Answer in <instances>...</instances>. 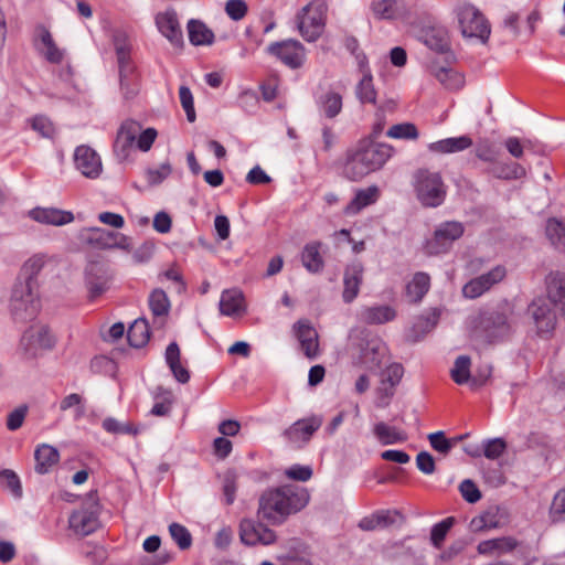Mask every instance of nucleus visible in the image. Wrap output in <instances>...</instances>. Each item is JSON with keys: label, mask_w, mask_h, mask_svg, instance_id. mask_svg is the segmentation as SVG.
I'll return each instance as SVG.
<instances>
[{"label": "nucleus", "mask_w": 565, "mask_h": 565, "mask_svg": "<svg viewBox=\"0 0 565 565\" xmlns=\"http://www.w3.org/2000/svg\"><path fill=\"white\" fill-rule=\"evenodd\" d=\"M309 502L310 492L305 487L296 484L269 487L258 495L256 515L258 521L278 526L289 516L302 511Z\"/></svg>", "instance_id": "f257e3e1"}, {"label": "nucleus", "mask_w": 565, "mask_h": 565, "mask_svg": "<svg viewBox=\"0 0 565 565\" xmlns=\"http://www.w3.org/2000/svg\"><path fill=\"white\" fill-rule=\"evenodd\" d=\"M394 149L387 143L370 142L360 146L355 151L349 153L344 166V174L352 181H358L380 170L392 157Z\"/></svg>", "instance_id": "f03ea898"}, {"label": "nucleus", "mask_w": 565, "mask_h": 565, "mask_svg": "<svg viewBox=\"0 0 565 565\" xmlns=\"http://www.w3.org/2000/svg\"><path fill=\"white\" fill-rule=\"evenodd\" d=\"M513 308L509 303L481 312L473 327V337L487 343L503 340L512 332Z\"/></svg>", "instance_id": "7ed1b4c3"}, {"label": "nucleus", "mask_w": 565, "mask_h": 565, "mask_svg": "<svg viewBox=\"0 0 565 565\" xmlns=\"http://www.w3.org/2000/svg\"><path fill=\"white\" fill-rule=\"evenodd\" d=\"M413 186L417 200L425 207H437L446 199L447 186L439 172L418 169L413 174Z\"/></svg>", "instance_id": "20e7f679"}, {"label": "nucleus", "mask_w": 565, "mask_h": 565, "mask_svg": "<svg viewBox=\"0 0 565 565\" xmlns=\"http://www.w3.org/2000/svg\"><path fill=\"white\" fill-rule=\"evenodd\" d=\"M40 309L36 281L17 280L10 298V312L15 321L24 322L33 319Z\"/></svg>", "instance_id": "39448f33"}, {"label": "nucleus", "mask_w": 565, "mask_h": 565, "mask_svg": "<svg viewBox=\"0 0 565 565\" xmlns=\"http://www.w3.org/2000/svg\"><path fill=\"white\" fill-rule=\"evenodd\" d=\"M328 6L324 0H312L296 15L297 28L307 42H316L324 32Z\"/></svg>", "instance_id": "423d86ee"}, {"label": "nucleus", "mask_w": 565, "mask_h": 565, "mask_svg": "<svg viewBox=\"0 0 565 565\" xmlns=\"http://www.w3.org/2000/svg\"><path fill=\"white\" fill-rule=\"evenodd\" d=\"M458 24L463 38L478 39L486 43L490 35V25L483 14L470 3H461L456 8Z\"/></svg>", "instance_id": "0eeeda50"}, {"label": "nucleus", "mask_w": 565, "mask_h": 565, "mask_svg": "<svg viewBox=\"0 0 565 565\" xmlns=\"http://www.w3.org/2000/svg\"><path fill=\"white\" fill-rule=\"evenodd\" d=\"M56 339L45 324L36 323L29 327L20 340V352L25 359H35L43 352L52 350Z\"/></svg>", "instance_id": "6e6552de"}, {"label": "nucleus", "mask_w": 565, "mask_h": 565, "mask_svg": "<svg viewBox=\"0 0 565 565\" xmlns=\"http://www.w3.org/2000/svg\"><path fill=\"white\" fill-rule=\"evenodd\" d=\"M465 232V227L460 222L450 221L440 224L434 237L426 244L427 253L430 255H438L446 253L451 244L460 238Z\"/></svg>", "instance_id": "1a4fd4ad"}, {"label": "nucleus", "mask_w": 565, "mask_h": 565, "mask_svg": "<svg viewBox=\"0 0 565 565\" xmlns=\"http://www.w3.org/2000/svg\"><path fill=\"white\" fill-rule=\"evenodd\" d=\"M267 52L292 70L301 67L306 61L305 46L292 39L271 43L267 47Z\"/></svg>", "instance_id": "9d476101"}, {"label": "nucleus", "mask_w": 565, "mask_h": 565, "mask_svg": "<svg viewBox=\"0 0 565 565\" xmlns=\"http://www.w3.org/2000/svg\"><path fill=\"white\" fill-rule=\"evenodd\" d=\"M268 525L263 521L256 522L252 519H243L239 523V539L242 543L248 546L275 543L277 539L276 533Z\"/></svg>", "instance_id": "9b49d317"}, {"label": "nucleus", "mask_w": 565, "mask_h": 565, "mask_svg": "<svg viewBox=\"0 0 565 565\" xmlns=\"http://www.w3.org/2000/svg\"><path fill=\"white\" fill-rule=\"evenodd\" d=\"M78 238L95 248L110 249V248H125L126 237L117 232H111L98 227H86L81 230Z\"/></svg>", "instance_id": "f8f14e48"}, {"label": "nucleus", "mask_w": 565, "mask_h": 565, "mask_svg": "<svg viewBox=\"0 0 565 565\" xmlns=\"http://www.w3.org/2000/svg\"><path fill=\"white\" fill-rule=\"evenodd\" d=\"M551 305L547 298L539 297L527 306V313L539 334L551 333L556 327L557 318Z\"/></svg>", "instance_id": "ddd939ff"}, {"label": "nucleus", "mask_w": 565, "mask_h": 565, "mask_svg": "<svg viewBox=\"0 0 565 565\" xmlns=\"http://www.w3.org/2000/svg\"><path fill=\"white\" fill-rule=\"evenodd\" d=\"M507 276V269L502 265L493 267L486 274H482L469 280L462 288L466 298L476 299L489 291L493 286L502 281Z\"/></svg>", "instance_id": "4468645a"}, {"label": "nucleus", "mask_w": 565, "mask_h": 565, "mask_svg": "<svg viewBox=\"0 0 565 565\" xmlns=\"http://www.w3.org/2000/svg\"><path fill=\"white\" fill-rule=\"evenodd\" d=\"M358 361L370 370L381 366L387 356V347L379 338H362L358 343Z\"/></svg>", "instance_id": "2eb2a0df"}, {"label": "nucleus", "mask_w": 565, "mask_h": 565, "mask_svg": "<svg viewBox=\"0 0 565 565\" xmlns=\"http://www.w3.org/2000/svg\"><path fill=\"white\" fill-rule=\"evenodd\" d=\"M322 423V417L317 415L299 419L284 431V437L290 444L302 447L311 439L313 434L321 427Z\"/></svg>", "instance_id": "dca6fc26"}, {"label": "nucleus", "mask_w": 565, "mask_h": 565, "mask_svg": "<svg viewBox=\"0 0 565 565\" xmlns=\"http://www.w3.org/2000/svg\"><path fill=\"white\" fill-rule=\"evenodd\" d=\"M109 270L107 266L99 262H92L85 269V282L90 300H95L109 288Z\"/></svg>", "instance_id": "f3484780"}, {"label": "nucleus", "mask_w": 565, "mask_h": 565, "mask_svg": "<svg viewBox=\"0 0 565 565\" xmlns=\"http://www.w3.org/2000/svg\"><path fill=\"white\" fill-rule=\"evenodd\" d=\"M75 168L88 179H97L103 172L99 154L89 146L82 145L74 152Z\"/></svg>", "instance_id": "a211bd4d"}, {"label": "nucleus", "mask_w": 565, "mask_h": 565, "mask_svg": "<svg viewBox=\"0 0 565 565\" xmlns=\"http://www.w3.org/2000/svg\"><path fill=\"white\" fill-rule=\"evenodd\" d=\"M156 25L159 32L174 46L183 44V33L174 9L157 13Z\"/></svg>", "instance_id": "6ab92c4d"}, {"label": "nucleus", "mask_w": 565, "mask_h": 565, "mask_svg": "<svg viewBox=\"0 0 565 565\" xmlns=\"http://www.w3.org/2000/svg\"><path fill=\"white\" fill-rule=\"evenodd\" d=\"M294 329L303 354L309 360H315L320 353L317 330L307 320H299Z\"/></svg>", "instance_id": "aec40b11"}, {"label": "nucleus", "mask_w": 565, "mask_h": 565, "mask_svg": "<svg viewBox=\"0 0 565 565\" xmlns=\"http://www.w3.org/2000/svg\"><path fill=\"white\" fill-rule=\"evenodd\" d=\"M404 374V369L399 363L390 364L381 374V385L377 387V397L382 406H386L395 393V386L398 385Z\"/></svg>", "instance_id": "412c9836"}, {"label": "nucleus", "mask_w": 565, "mask_h": 565, "mask_svg": "<svg viewBox=\"0 0 565 565\" xmlns=\"http://www.w3.org/2000/svg\"><path fill=\"white\" fill-rule=\"evenodd\" d=\"M509 514L505 508L499 505L489 507L482 514L473 518L470 527L475 532L498 529L508 523Z\"/></svg>", "instance_id": "4be33fe9"}, {"label": "nucleus", "mask_w": 565, "mask_h": 565, "mask_svg": "<svg viewBox=\"0 0 565 565\" xmlns=\"http://www.w3.org/2000/svg\"><path fill=\"white\" fill-rule=\"evenodd\" d=\"M140 130V124L135 120H126L121 124L114 143L115 153L120 159H126L128 157L130 149L136 143L137 136Z\"/></svg>", "instance_id": "5701e85b"}, {"label": "nucleus", "mask_w": 565, "mask_h": 565, "mask_svg": "<svg viewBox=\"0 0 565 565\" xmlns=\"http://www.w3.org/2000/svg\"><path fill=\"white\" fill-rule=\"evenodd\" d=\"M545 290L550 302L565 317V274L551 271L545 277Z\"/></svg>", "instance_id": "b1692460"}, {"label": "nucleus", "mask_w": 565, "mask_h": 565, "mask_svg": "<svg viewBox=\"0 0 565 565\" xmlns=\"http://www.w3.org/2000/svg\"><path fill=\"white\" fill-rule=\"evenodd\" d=\"M364 267L355 262L348 265L343 274L342 298L347 303L352 302L359 295L360 286L363 281Z\"/></svg>", "instance_id": "393cba45"}, {"label": "nucleus", "mask_w": 565, "mask_h": 565, "mask_svg": "<svg viewBox=\"0 0 565 565\" xmlns=\"http://www.w3.org/2000/svg\"><path fill=\"white\" fill-rule=\"evenodd\" d=\"M29 215L35 222L53 226H62L74 221L72 212L55 207H35L29 212Z\"/></svg>", "instance_id": "a878e982"}, {"label": "nucleus", "mask_w": 565, "mask_h": 565, "mask_svg": "<svg viewBox=\"0 0 565 565\" xmlns=\"http://www.w3.org/2000/svg\"><path fill=\"white\" fill-rule=\"evenodd\" d=\"M402 520L403 515L396 510H381L363 518L359 522V527L363 531H374L377 529H386Z\"/></svg>", "instance_id": "bb28decb"}, {"label": "nucleus", "mask_w": 565, "mask_h": 565, "mask_svg": "<svg viewBox=\"0 0 565 565\" xmlns=\"http://www.w3.org/2000/svg\"><path fill=\"white\" fill-rule=\"evenodd\" d=\"M120 89L125 98H132L138 93V73L134 61L117 63Z\"/></svg>", "instance_id": "cd10ccee"}, {"label": "nucleus", "mask_w": 565, "mask_h": 565, "mask_svg": "<svg viewBox=\"0 0 565 565\" xmlns=\"http://www.w3.org/2000/svg\"><path fill=\"white\" fill-rule=\"evenodd\" d=\"M70 527L78 535L86 536L93 533L99 525L97 515L86 509L75 511L71 514Z\"/></svg>", "instance_id": "c85d7f7f"}, {"label": "nucleus", "mask_w": 565, "mask_h": 565, "mask_svg": "<svg viewBox=\"0 0 565 565\" xmlns=\"http://www.w3.org/2000/svg\"><path fill=\"white\" fill-rule=\"evenodd\" d=\"M220 311L228 317L244 313L246 305L243 292L237 288L224 290L220 299Z\"/></svg>", "instance_id": "c756f323"}, {"label": "nucleus", "mask_w": 565, "mask_h": 565, "mask_svg": "<svg viewBox=\"0 0 565 565\" xmlns=\"http://www.w3.org/2000/svg\"><path fill=\"white\" fill-rule=\"evenodd\" d=\"M148 305L154 318V323L162 327L170 311V300L164 290L153 289L148 298Z\"/></svg>", "instance_id": "7c9ffc66"}, {"label": "nucleus", "mask_w": 565, "mask_h": 565, "mask_svg": "<svg viewBox=\"0 0 565 565\" xmlns=\"http://www.w3.org/2000/svg\"><path fill=\"white\" fill-rule=\"evenodd\" d=\"M319 113L328 118H335L342 110L343 102L340 93L329 89L317 97Z\"/></svg>", "instance_id": "2f4dec72"}, {"label": "nucleus", "mask_w": 565, "mask_h": 565, "mask_svg": "<svg viewBox=\"0 0 565 565\" xmlns=\"http://www.w3.org/2000/svg\"><path fill=\"white\" fill-rule=\"evenodd\" d=\"M35 471L40 475L47 473L60 460L58 450L47 444L40 445L34 451Z\"/></svg>", "instance_id": "473e14b6"}, {"label": "nucleus", "mask_w": 565, "mask_h": 565, "mask_svg": "<svg viewBox=\"0 0 565 565\" xmlns=\"http://www.w3.org/2000/svg\"><path fill=\"white\" fill-rule=\"evenodd\" d=\"M166 362L170 367L174 379L185 384L190 380L189 371L181 364L180 348L175 342H171L166 349Z\"/></svg>", "instance_id": "72a5a7b5"}, {"label": "nucleus", "mask_w": 565, "mask_h": 565, "mask_svg": "<svg viewBox=\"0 0 565 565\" xmlns=\"http://www.w3.org/2000/svg\"><path fill=\"white\" fill-rule=\"evenodd\" d=\"M472 143V139L465 135L431 142L428 145V149L436 153H455L470 148Z\"/></svg>", "instance_id": "f704fd0d"}, {"label": "nucleus", "mask_w": 565, "mask_h": 565, "mask_svg": "<svg viewBox=\"0 0 565 565\" xmlns=\"http://www.w3.org/2000/svg\"><path fill=\"white\" fill-rule=\"evenodd\" d=\"M373 14L379 19H396L405 12V6L401 0H374L371 3Z\"/></svg>", "instance_id": "c9c22d12"}, {"label": "nucleus", "mask_w": 565, "mask_h": 565, "mask_svg": "<svg viewBox=\"0 0 565 565\" xmlns=\"http://www.w3.org/2000/svg\"><path fill=\"white\" fill-rule=\"evenodd\" d=\"M40 44H38L39 52L50 63L58 64L64 57V52L58 49L49 30L42 28L39 33Z\"/></svg>", "instance_id": "e433bc0d"}, {"label": "nucleus", "mask_w": 565, "mask_h": 565, "mask_svg": "<svg viewBox=\"0 0 565 565\" xmlns=\"http://www.w3.org/2000/svg\"><path fill=\"white\" fill-rule=\"evenodd\" d=\"M518 542L510 536L482 541L478 544L477 551L482 555L504 554L513 551Z\"/></svg>", "instance_id": "4c0bfd02"}, {"label": "nucleus", "mask_w": 565, "mask_h": 565, "mask_svg": "<svg viewBox=\"0 0 565 565\" xmlns=\"http://www.w3.org/2000/svg\"><path fill=\"white\" fill-rule=\"evenodd\" d=\"M545 236L551 246L565 254V223L556 217H550L545 224Z\"/></svg>", "instance_id": "58836bf2"}, {"label": "nucleus", "mask_w": 565, "mask_h": 565, "mask_svg": "<svg viewBox=\"0 0 565 565\" xmlns=\"http://www.w3.org/2000/svg\"><path fill=\"white\" fill-rule=\"evenodd\" d=\"M396 311L390 306L365 307L360 312V318L369 324H381L394 320Z\"/></svg>", "instance_id": "ea45409f"}, {"label": "nucleus", "mask_w": 565, "mask_h": 565, "mask_svg": "<svg viewBox=\"0 0 565 565\" xmlns=\"http://www.w3.org/2000/svg\"><path fill=\"white\" fill-rule=\"evenodd\" d=\"M379 198V189L376 186H370L365 190H360L354 199L345 206L344 213L347 215L358 214L365 206L376 202Z\"/></svg>", "instance_id": "a19ab883"}, {"label": "nucleus", "mask_w": 565, "mask_h": 565, "mask_svg": "<svg viewBox=\"0 0 565 565\" xmlns=\"http://www.w3.org/2000/svg\"><path fill=\"white\" fill-rule=\"evenodd\" d=\"M321 244L318 242L307 244L301 253V262L303 267L310 273H319L322 270L324 262L320 254Z\"/></svg>", "instance_id": "79ce46f5"}, {"label": "nucleus", "mask_w": 565, "mask_h": 565, "mask_svg": "<svg viewBox=\"0 0 565 565\" xmlns=\"http://www.w3.org/2000/svg\"><path fill=\"white\" fill-rule=\"evenodd\" d=\"M189 40L193 45H210L214 41V33L200 20L188 22Z\"/></svg>", "instance_id": "37998d69"}, {"label": "nucleus", "mask_w": 565, "mask_h": 565, "mask_svg": "<svg viewBox=\"0 0 565 565\" xmlns=\"http://www.w3.org/2000/svg\"><path fill=\"white\" fill-rule=\"evenodd\" d=\"M373 433L382 445H393L407 440L405 431L382 422L374 426Z\"/></svg>", "instance_id": "c03bdc74"}, {"label": "nucleus", "mask_w": 565, "mask_h": 565, "mask_svg": "<svg viewBox=\"0 0 565 565\" xmlns=\"http://www.w3.org/2000/svg\"><path fill=\"white\" fill-rule=\"evenodd\" d=\"M127 338L131 347H143L150 338V328L148 321L143 318L136 319L128 329Z\"/></svg>", "instance_id": "a18cd8bd"}, {"label": "nucleus", "mask_w": 565, "mask_h": 565, "mask_svg": "<svg viewBox=\"0 0 565 565\" xmlns=\"http://www.w3.org/2000/svg\"><path fill=\"white\" fill-rule=\"evenodd\" d=\"M430 286V278L426 273H416L411 282L406 286L407 297L412 302L420 301L427 294Z\"/></svg>", "instance_id": "49530a36"}, {"label": "nucleus", "mask_w": 565, "mask_h": 565, "mask_svg": "<svg viewBox=\"0 0 565 565\" xmlns=\"http://www.w3.org/2000/svg\"><path fill=\"white\" fill-rule=\"evenodd\" d=\"M111 42L116 54L117 63L131 61V42L128 34L122 30H115L111 35Z\"/></svg>", "instance_id": "de8ad7c7"}, {"label": "nucleus", "mask_w": 565, "mask_h": 565, "mask_svg": "<svg viewBox=\"0 0 565 565\" xmlns=\"http://www.w3.org/2000/svg\"><path fill=\"white\" fill-rule=\"evenodd\" d=\"M61 412L72 411L73 419L79 420L85 416L86 407L82 395L72 393L63 397L60 402Z\"/></svg>", "instance_id": "09e8293b"}, {"label": "nucleus", "mask_w": 565, "mask_h": 565, "mask_svg": "<svg viewBox=\"0 0 565 565\" xmlns=\"http://www.w3.org/2000/svg\"><path fill=\"white\" fill-rule=\"evenodd\" d=\"M434 75L444 87L450 90L459 89L465 83L463 76L452 68H435Z\"/></svg>", "instance_id": "8fccbe9b"}, {"label": "nucleus", "mask_w": 565, "mask_h": 565, "mask_svg": "<svg viewBox=\"0 0 565 565\" xmlns=\"http://www.w3.org/2000/svg\"><path fill=\"white\" fill-rule=\"evenodd\" d=\"M470 366H471V360L468 355H460L456 359L454 367L450 371L451 379L455 383L462 385V384H470L471 375H470Z\"/></svg>", "instance_id": "3c124183"}, {"label": "nucleus", "mask_w": 565, "mask_h": 565, "mask_svg": "<svg viewBox=\"0 0 565 565\" xmlns=\"http://www.w3.org/2000/svg\"><path fill=\"white\" fill-rule=\"evenodd\" d=\"M355 94L361 103L375 104L376 90L369 71L364 72L362 79L356 85Z\"/></svg>", "instance_id": "603ef678"}, {"label": "nucleus", "mask_w": 565, "mask_h": 565, "mask_svg": "<svg viewBox=\"0 0 565 565\" xmlns=\"http://www.w3.org/2000/svg\"><path fill=\"white\" fill-rule=\"evenodd\" d=\"M46 264V255L35 254L31 256L22 266L21 275L24 277L21 281H36V275Z\"/></svg>", "instance_id": "864d4df0"}, {"label": "nucleus", "mask_w": 565, "mask_h": 565, "mask_svg": "<svg viewBox=\"0 0 565 565\" xmlns=\"http://www.w3.org/2000/svg\"><path fill=\"white\" fill-rule=\"evenodd\" d=\"M425 44L438 52L445 53L449 50V40L447 33L443 30H431L425 34Z\"/></svg>", "instance_id": "5fc2aeb1"}, {"label": "nucleus", "mask_w": 565, "mask_h": 565, "mask_svg": "<svg viewBox=\"0 0 565 565\" xmlns=\"http://www.w3.org/2000/svg\"><path fill=\"white\" fill-rule=\"evenodd\" d=\"M237 473L234 470H226L222 478V490L225 503L231 505L235 501L237 490Z\"/></svg>", "instance_id": "6e6d98bb"}, {"label": "nucleus", "mask_w": 565, "mask_h": 565, "mask_svg": "<svg viewBox=\"0 0 565 565\" xmlns=\"http://www.w3.org/2000/svg\"><path fill=\"white\" fill-rule=\"evenodd\" d=\"M387 137L395 139H409L416 140L418 138V130L412 122H403L393 125L386 132Z\"/></svg>", "instance_id": "4d7b16f0"}, {"label": "nucleus", "mask_w": 565, "mask_h": 565, "mask_svg": "<svg viewBox=\"0 0 565 565\" xmlns=\"http://www.w3.org/2000/svg\"><path fill=\"white\" fill-rule=\"evenodd\" d=\"M103 428L110 434H139V428L135 426L132 423H120L113 417H107L103 420Z\"/></svg>", "instance_id": "13d9d810"}, {"label": "nucleus", "mask_w": 565, "mask_h": 565, "mask_svg": "<svg viewBox=\"0 0 565 565\" xmlns=\"http://www.w3.org/2000/svg\"><path fill=\"white\" fill-rule=\"evenodd\" d=\"M0 486L9 490L14 497L22 495V487L18 475L10 469L0 471Z\"/></svg>", "instance_id": "bf43d9fd"}, {"label": "nucleus", "mask_w": 565, "mask_h": 565, "mask_svg": "<svg viewBox=\"0 0 565 565\" xmlns=\"http://www.w3.org/2000/svg\"><path fill=\"white\" fill-rule=\"evenodd\" d=\"M161 393H157L154 395L157 401L151 408V414L154 416H167L171 412V406L173 404V396L171 392L163 391L161 387L158 388Z\"/></svg>", "instance_id": "052dcab7"}, {"label": "nucleus", "mask_w": 565, "mask_h": 565, "mask_svg": "<svg viewBox=\"0 0 565 565\" xmlns=\"http://www.w3.org/2000/svg\"><path fill=\"white\" fill-rule=\"evenodd\" d=\"M507 443L503 438L487 439L482 444V455L488 459L495 460L507 450Z\"/></svg>", "instance_id": "680f3d73"}, {"label": "nucleus", "mask_w": 565, "mask_h": 565, "mask_svg": "<svg viewBox=\"0 0 565 565\" xmlns=\"http://www.w3.org/2000/svg\"><path fill=\"white\" fill-rule=\"evenodd\" d=\"M454 522L455 519L449 516L433 526L430 531V541L435 547L439 548L441 546L448 531L454 525Z\"/></svg>", "instance_id": "e2e57ef3"}, {"label": "nucleus", "mask_w": 565, "mask_h": 565, "mask_svg": "<svg viewBox=\"0 0 565 565\" xmlns=\"http://www.w3.org/2000/svg\"><path fill=\"white\" fill-rule=\"evenodd\" d=\"M169 532L173 541L181 550H188L191 546L192 536L185 526L179 523H172L169 526Z\"/></svg>", "instance_id": "0e129e2a"}, {"label": "nucleus", "mask_w": 565, "mask_h": 565, "mask_svg": "<svg viewBox=\"0 0 565 565\" xmlns=\"http://www.w3.org/2000/svg\"><path fill=\"white\" fill-rule=\"evenodd\" d=\"M494 173L498 178L511 180V179H521V178L525 177L526 171L521 164L511 162V163L500 164L495 169Z\"/></svg>", "instance_id": "69168bd1"}, {"label": "nucleus", "mask_w": 565, "mask_h": 565, "mask_svg": "<svg viewBox=\"0 0 565 565\" xmlns=\"http://www.w3.org/2000/svg\"><path fill=\"white\" fill-rule=\"evenodd\" d=\"M430 446L436 451L447 455L456 445V440L447 439L444 431H436L428 435Z\"/></svg>", "instance_id": "338daca9"}, {"label": "nucleus", "mask_w": 565, "mask_h": 565, "mask_svg": "<svg viewBox=\"0 0 565 565\" xmlns=\"http://www.w3.org/2000/svg\"><path fill=\"white\" fill-rule=\"evenodd\" d=\"M172 172L171 164L169 162L162 163L159 168L147 169L146 178L149 185H158L166 180Z\"/></svg>", "instance_id": "774afa93"}]
</instances>
